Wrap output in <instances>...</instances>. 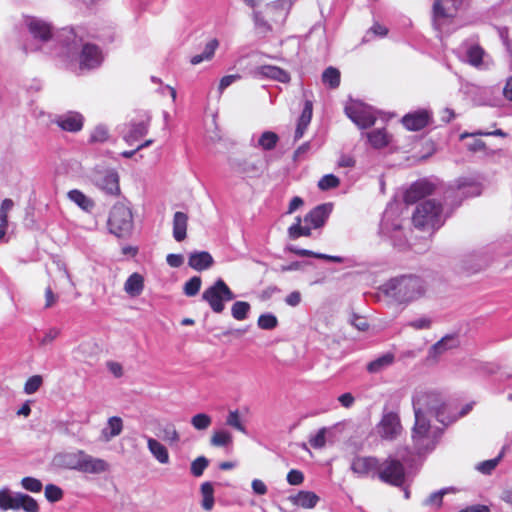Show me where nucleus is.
<instances>
[{"label": "nucleus", "instance_id": "1", "mask_svg": "<svg viewBox=\"0 0 512 512\" xmlns=\"http://www.w3.org/2000/svg\"><path fill=\"white\" fill-rule=\"evenodd\" d=\"M57 37L64 43L63 51L57 53L59 57L78 60L82 70H92L102 64L104 54L101 48L96 44L84 42L74 29L65 28Z\"/></svg>", "mask_w": 512, "mask_h": 512}, {"label": "nucleus", "instance_id": "2", "mask_svg": "<svg viewBox=\"0 0 512 512\" xmlns=\"http://www.w3.org/2000/svg\"><path fill=\"white\" fill-rule=\"evenodd\" d=\"M25 25L32 37L23 45V50L26 53L45 51L58 56L57 53L63 51L64 43L58 39V35L65 29H61L57 33H53L50 23L36 18L28 17L25 20Z\"/></svg>", "mask_w": 512, "mask_h": 512}, {"label": "nucleus", "instance_id": "3", "mask_svg": "<svg viewBox=\"0 0 512 512\" xmlns=\"http://www.w3.org/2000/svg\"><path fill=\"white\" fill-rule=\"evenodd\" d=\"M427 282L416 275H404L393 278L383 285V291L399 303H409L423 297L427 291Z\"/></svg>", "mask_w": 512, "mask_h": 512}, {"label": "nucleus", "instance_id": "4", "mask_svg": "<svg viewBox=\"0 0 512 512\" xmlns=\"http://www.w3.org/2000/svg\"><path fill=\"white\" fill-rule=\"evenodd\" d=\"M413 410L415 418H428L433 416L440 423L445 422L446 404L441 394L433 391H419L413 396Z\"/></svg>", "mask_w": 512, "mask_h": 512}, {"label": "nucleus", "instance_id": "5", "mask_svg": "<svg viewBox=\"0 0 512 512\" xmlns=\"http://www.w3.org/2000/svg\"><path fill=\"white\" fill-rule=\"evenodd\" d=\"M440 435V429L438 427H432L428 418H415L414 427L412 429V441L417 454L432 451Z\"/></svg>", "mask_w": 512, "mask_h": 512}, {"label": "nucleus", "instance_id": "6", "mask_svg": "<svg viewBox=\"0 0 512 512\" xmlns=\"http://www.w3.org/2000/svg\"><path fill=\"white\" fill-rule=\"evenodd\" d=\"M412 221L415 227L438 229L443 225L442 206L434 199H428L417 205Z\"/></svg>", "mask_w": 512, "mask_h": 512}, {"label": "nucleus", "instance_id": "7", "mask_svg": "<svg viewBox=\"0 0 512 512\" xmlns=\"http://www.w3.org/2000/svg\"><path fill=\"white\" fill-rule=\"evenodd\" d=\"M108 230L118 238L130 235L133 228V216L131 209L123 203H116L108 218Z\"/></svg>", "mask_w": 512, "mask_h": 512}, {"label": "nucleus", "instance_id": "8", "mask_svg": "<svg viewBox=\"0 0 512 512\" xmlns=\"http://www.w3.org/2000/svg\"><path fill=\"white\" fill-rule=\"evenodd\" d=\"M403 462L404 457L389 456L380 462L378 479L383 483L395 487H403L406 482V471Z\"/></svg>", "mask_w": 512, "mask_h": 512}, {"label": "nucleus", "instance_id": "9", "mask_svg": "<svg viewBox=\"0 0 512 512\" xmlns=\"http://www.w3.org/2000/svg\"><path fill=\"white\" fill-rule=\"evenodd\" d=\"M481 192L480 183L472 178H460L456 185L449 186L446 189L444 199L447 205L459 206L463 199L478 196Z\"/></svg>", "mask_w": 512, "mask_h": 512}, {"label": "nucleus", "instance_id": "10", "mask_svg": "<svg viewBox=\"0 0 512 512\" xmlns=\"http://www.w3.org/2000/svg\"><path fill=\"white\" fill-rule=\"evenodd\" d=\"M235 298L236 295L221 278L217 279L202 294V299L209 304L214 313H222L225 309V302Z\"/></svg>", "mask_w": 512, "mask_h": 512}, {"label": "nucleus", "instance_id": "11", "mask_svg": "<svg viewBox=\"0 0 512 512\" xmlns=\"http://www.w3.org/2000/svg\"><path fill=\"white\" fill-rule=\"evenodd\" d=\"M345 114L360 129H366L375 124L376 115L372 107L356 100L345 106Z\"/></svg>", "mask_w": 512, "mask_h": 512}, {"label": "nucleus", "instance_id": "12", "mask_svg": "<svg viewBox=\"0 0 512 512\" xmlns=\"http://www.w3.org/2000/svg\"><path fill=\"white\" fill-rule=\"evenodd\" d=\"M462 0H435L433 3V25L442 31L457 14Z\"/></svg>", "mask_w": 512, "mask_h": 512}, {"label": "nucleus", "instance_id": "13", "mask_svg": "<svg viewBox=\"0 0 512 512\" xmlns=\"http://www.w3.org/2000/svg\"><path fill=\"white\" fill-rule=\"evenodd\" d=\"M458 53L463 61L475 68L486 69L489 66V57L477 42L472 40L464 41L459 46Z\"/></svg>", "mask_w": 512, "mask_h": 512}, {"label": "nucleus", "instance_id": "14", "mask_svg": "<svg viewBox=\"0 0 512 512\" xmlns=\"http://www.w3.org/2000/svg\"><path fill=\"white\" fill-rule=\"evenodd\" d=\"M380 460L374 456H357L351 462V470L358 476H368L378 478Z\"/></svg>", "mask_w": 512, "mask_h": 512}, {"label": "nucleus", "instance_id": "15", "mask_svg": "<svg viewBox=\"0 0 512 512\" xmlns=\"http://www.w3.org/2000/svg\"><path fill=\"white\" fill-rule=\"evenodd\" d=\"M379 434L382 438L393 440L402 431L400 418L395 412L385 413L379 423Z\"/></svg>", "mask_w": 512, "mask_h": 512}, {"label": "nucleus", "instance_id": "16", "mask_svg": "<svg viewBox=\"0 0 512 512\" xmlns=\"http://www.w3.org/2000/svg\"><path fill=\"white\" fill-rule=\"evenodd\" d=\"M53 122L64 131L77 133L83 128L84 117L79 112L69 111L62 115H57Z\"/></svg>", "mask_w": 512, "mask_h": 512}, {"label": "nucleus", "instance_id": "17", "mask_svg": "<svg viewBox=\"0 0 512 512\" xmlns=\"http://www.w3.org/2000/svg\"><path fill=\"white\" fill-rule=\"evenodd\" d=\"M94 183L98 188L110 195H118L120 193L119 176L114 170H106L94 176Z\"/></svg>", "mask_w": 512, "mask_h": 512}, {"label": "nucleus", "instance_id": "18", "mask_svg": "<svg viewBox=\"0 0 512 512\" xmlns=\"http://www.w3.org/2000/svg\"><path fill=\"white\" fill-rule=\"evenodd\" d=\"M460 344L459 338L455 334H449L444 336L434 345H432L428 351L427 361L437 362L439 357L446 351L457 348Z\"/></svg>", "mask_w": 512, "mask_h": 512}, {"label": "nucleus", "instance_id": "19", "mask_svg": "<svg viewBox=\"0 0 512 512\" xmlns=\"http://www.w3.org/2000/svg\"><path fill=\"white\" fill-rule=\"evenodd\" d=\"M431 121V114L428 110H417L406 114L402 118V124L410 131H418L425 128Z\"/></svg>", "mask_w": 512, "mask_h": 512}, {"label": "nucleus", "instance_id": "20", "mask_svg": "<svg viewBox=\"0 0 512 512\" xmlns=\"http://www.w3.org/2000/svg\"><path fill=\"white\" fill-rule=\"evenodd\" d=\"M233 168L242 174H245L249 177H256L263 173L265 169L264 161L258 157L255 159H244L234 162Z\"/></svg>", "mask_w": 512, "mask_h": 512}, {"label": "nucleus", "instance_id": "21", "mask_svg": "<svg viewBox=\"0 0 512 512\" xmlns=\"http://www.w3.org/2000/svg\"><path fill=\"white\" fill-rule=\"evenodd\" d=\"M434 189L433 184L428 181L421 180L411 185V187L405 192L404 200L408 204L417 202L419 199L432 194Z\"/></svg>", "mask_w": 512, "mask_h": 512}, {"label": "nucleus", "instance_id": "22", "mask_svg": "<svg viewBox=\"0 0 512 512\" xmlns=\"http://www.w3.org/2000/svg\"><path fill=\"white\" fill-rule=\"evenodd\" d=\"M331 211V204L318 205L304 217V223L310 224L314 229L320 228L325 224Z\"/></svg>", "mask_w": 512, "mask_h": 512}, {"label": "nucleus", "instance_id": "23", "mask_svg": "<svg viewBox=\"0 0 512 512\" xmlns=\"http://www.w3.org/2000/svg\"><path fill=\"white\" fill-rule=\"evenodd\" d=\"M253 74L256 78L259 79L269 78L281 83H287L290 81V75L287 71L272 65H263L257 67L253 71Z\"/></svg>", "mask_w": 512, "mask_h": 512}, {"label": "nucleus", "instance_id": "24", "mask_svg": "<svg viewBox=\"0 0 512 512\" xmlns=\"http://www.w3.org/2000/svg\"><path fill=\"white\" fill-rule=\"evenodd\" d=\"M81 457L82 459L79 467L80 472L100 474L109 469V464L103 459L92 457L85 452Z\"/></svg>", "mask_w": 512, "mask_h": 512}, {"label": "nucleus", "instance_id": "25", "mask_svg": "<svg viewBox=\"0 0 512 512\" xmlns=\"http://www.w3.org/2000/svg\"><path fill=\"white\" fill-rule=\"evenodd\" d=\"M149 121L150 119L148 117L146 120L139 122H130L127 125L128 130L123 134L125 142L132 145L134 142L144 137L148 133Z\"/></svg>", "mask_w": 512, "mask_h": 512}, {"label": "nucleus", "instance_id": "26", "mask_svg": "<svg viewBox=\"0 0 512 512\" xmlns=\"http://www.w3.org/2000/svg\"><path fill=\"white\" fill-rule=\"evenodd\" d=\"M123 428V420L120 417H109L106 426L101 430L100 440L105 443L110 442L113 438L122 433Z\"/></svg>", "mask_w": 512, "mask_h": 512}, {"label": "nucleus", "instance_id": "27", "mask_svg": "<svg viewBox=\"0 0 512 512\" xmlns=\"http://www.w3.org/2000/svg\"><path fill=\"white\" fill-rule=\"evenodd\" d=\"M214 263L213 257L206 251H196L189 255L188 265L196 271L210 268Z\"/></svg>", "mask_w": 512, "mask_h": 512}, {"label": "nucleus", "instance_id": "28", "mask_svg": "<svg viewBox=\"0 0 512 512\" xmlns=\"http://www.w3.org/2000/svg\"><path fill=\"white\" fill-rule=\"evenodd\" d=\"M289 500L294 505L305 509H311L317 505L319 497L312 491H299L296 495H291Z\"/></svg>", "mask_w": 512, "mask_h": 512}, {"label": "nucleus", "instance_id": "29", "mask_svg": "<svg viewBox=\"0 0 512 512\" xmlns=\"http://www.w3.org/2000/svg\"><path fill=\"white\" fill-rule=\"evenodd\" d=\"M394 361L395 355L391 352H387L369 362L366 366V369L371 374H377L390 367Z\"/></svg>", "mask_w": 512, "mask_h": 512}, {"label": "nucleus", "instance_id": "30", "mask_svg": "<svg viewBox=\"0 0 512 512\" xmlns=\"http://www.w3.org/2000/svg\"><path fill=\"white\" fill-rule=\"evenodd\" d=\"M187 214L177 211L173 217V237L177 242H181L187 235Z\"/></svg>", "mask_w": 512, "mask_h": 512}, {"label": "nucleus", "instance_id": "31", "mask_svg": "<svg viewBox=\"0 0 512 512\" xmlns=\"http://www.w3.org/2000/svg\"><path fill=\"white\" fill-rule=\"evenodd\" d=\"M144 290V277L135 272L124 283V291L131 297L139 296Z\"/></svg>", "mask_w": 512, "mask_h": 512}, {"label": "nucleus", "instance_id": "32", "mask_svg": "<svg viewBox=\"0 0 512 512\" xmlns=\"http://www.w3.org/2000/svg\"><path fill=\"white\" fill-rule=\"evenodd\" d=\"M83 453H84V451H82V450H79L77 452H72V453H64V454L58 455L56 457V460L58 461V463L61 466L65 467V468L79 471V467H80V463H81V459H82L81 456H83Z\"/></svg>", "mask_w": 512, "mask_h": 512}, {"label": "nucleus", "instance_id": "33", "mask_svg": "<svg viewBox=\"0 0 512 512\" xmlns=\"http://www.w3.org/2000/svg\"><path fill=\"white\" fill-rule=\"evenodd\" d=\"M147 446L151 454L161 463L169 462V453L167 448L154 438H148Z\"/></svg>", "mask_w": 512, "mask_h": 512}, {"label": "nucleus", "instance_id": "34", "mask_svg": "<svg viewBox=\"0 0 512 512\" xmlns=\"http://www.w3.org/2000/svg\"><path fill=\"white\" fill-rule=\"evenodd\" d=\"M213 447L230 448L233 444V436L226 429L215 430L210 438Z\"/></svg>", "mask_w": 512, "mask_h": 512}, {"label": "nucleus", "instance_id": "35", "mask_svg": "<svg viewBox=\"0 0 512 512\" xmlns=\"http://www.w3.org/2000/svg\"><path fill=\"white\" fill-rule=\"evenodd\" d=\"M68 198L86 212H90L94 208V202L83 192L77 189L68 192Z\"/></svg>", "mask_w": 512, "mask_h": 512}, {"label": "nucleus", "instance_id": "36", "mask_svg": "<svg viewBox=\"0 0 512 512\" xmlns=\"http://www.w3.org/2000/svg\"><path fill=\"white\" fill-rule=\"evenodd\" d=\"M219 46V42L217 39H211L204 48V51L201 54L195 55L190 59V63L192 65H198L205 60H210L214 56L216 49Z\"/></svg>", "mask_w": 512, "mask_h": 512}, {"label": "nucleus", "instance_id": "37", "mask_svg": "<svg viewBox=\"0 0 512 512\" xmlns=\"http://www.w3.org/2000/svg\"><path fill=\"white\" fill-rule=\"evenodd\" d=\"M369 143L376 149L383 148L389 144V136L384 129H376L367 133Z\"/></svg>", "mask_w": 512, "mask_h": 512}, {"label": "nucleus", "instance_id": "38", "mask_svg": "<svg viewBox=\"0 0 512 512\" xmlns=\"http://www.w3.org/2000/svg\"><path fill=\"white\" fill-rule=\"evenodd\" d=\"M322 81L331 89H335L340 84V71L332 66L326 68L322 73Z\"/></svg>", "mask_w": 512, "mask_h": 512}, {"label": "nucleus", "instance_id": "39", "mask_svg": "<svg viewBox=\"0 0 512 512\" xmlns=\"http://www.w3.org/2000/svg\"><path fill=\"white\" fill-rule=\"evenodd\" d=\"M251 306L246 301H236L231 307L232 317L238 321L245 320L248 317Z\"/></svg>", "mask_w": 512, "mask_h": 512}, {"label": "nucleus", "instance_id": "40", "mask_svg": "<svg viewBox=\"0 0 512 512\" xmlns=\"http://www.w3.org/2000/svg\"><path fill=\"white\" fill-rule=\"evenodd\" d=\"M160 437L169 444H176L180 440L179 433L172 423H168L160 428Z\"/></svg>", "mask_w": 512, "mask_h": 512}, {"label": "nucleus", "instance_id": "41", "mask_svg": "<svg viewBox=\"0 0 512 512\" xmlns=\"http://www.w3.org/2000/svg\"><path fill=\"white\" fill-rule=\"evenodd\" d=\"M226 425L243 434H247V429L243 424V421L240 417V413L238 410L229 411L226 417Z\"/></svg>", "mask_w": 512, "mask_h": 512}, {"label": "nucleus", "instance_id": "42", "mask_svg": "<svg viewBox=\"0 0 512 512\" xmlns=\"http://www.w3.org/2000/svg\"><path fill=\"white\" fill-rule=\"evenodd\" d=\"M253 21L257 34L266 36L272 31L271 25L264 19L260 12L255 11L253 13Z\"/></svg>", "mask_w": 512, "mask_h": 512}, {"label": "nucleus", "instance_id": "43", "mask_svg": "<svg viewBox=\"0 0 512 512\" xmlns=\"http://www.w3.org/2000/svg\"><path fill=\"white\" fill-rule=\"evenodd\" d=\"M277 142V134L271 131H266L260 136L258 140V145L262 147L264 150H271L276 146Z\"/></svg>", "mask_w": 512, "mask_h": 512}, {"label": "nucleus", "instance_id": "44", "mask_svg": "<svg viewBox=\"0 0 512 512\" xmlns=\"http://www.w3.org/2000/svg\"><path fill=\"white\" fill-rule=\"evenodd\" d=\"M450 491V488H443L438 491H435L429 495V497L424 501V505L440 508L443 502V497Z\"/></svg>", "mask_w": 512, "mask_h": 512}, {"label": "nucleus", "instance_id": "45", "mask_svg": "<svg viewBox=\"0 0 512 512\" xmlns=\"http://www.w3.org/2000/svg\"><path fill=\"white\" fill-rule=\"evenodd\" d=\"M212 418L205 413H198L191 418V425L196 430H206L210 427Z\"/></svg>", "mask_w": 512, "mask_h": 512}, {"label": "nucleus", "instance_id": "46", "mask_svg": "<svg viewBox=\"0 0 512 512\" xmlns=\"http://www.w3.org/2000/svg\"><path fill=\"white\" fill-rule=\"evenodd\" d=\"M109 131L105 125H97L90 134L91 143H103L108 141Z\"/></svg>", "mask_w": 512, "mask_h": 512}, {"label": "nucleus", "instance_id": "47", "mask_svg": "<svg viewBox=\"0 0 512 512\" xmlns=\"http://www.w3.org/2000/svg\"><path fill=\"white\" fill-rule=\"evenodd\" d=\"M340 185V179L334 174H326L318 181V188L322 191L337 188Z\"/></svg>", "mask_w": 512, "mask_h": 512}, {"label": "nucleus", "instance_id": "48", "mask_svg": "<svg viewBox=\"0 0 512 512\" xmlns=\"http://www.w3.org/2000/svg\"><path fill=\"white\" fill-rule=\"evenodd\" d=\"M201 278L199 276H193L184 285L183 291L186 296L192 297L198 294L201 288Z\"/></svg>", "mask_w": 512, "mask_h": 512}, {"label": "nucleus", "instance_id": "49", "mask_svg": "<svg viewBox=\"0 0 512 512\" xmlns=\"http://www.w3.org/2000/svg\"><path fill=\"white\" fill-rule=\"evenodd\" d=\"M257 323L263 330H272L278 325V320L275 315L266 313L259 316Z\"/></svg>", "mask_w": 512, "mask_h": 512}, {"label": "nucleus", "instance_id": "50", "mask_svg": "<svg viewBox=\"0 0 512 512\" xmlns=\"http://www.w3.org/2000/svg\"><path fill=\"white\" fill-rule=\"evenodd\" d=\"M209 461L206 457L200 456L191 463V473L195 477H200L207 468Z\"/></svg>", "mask_w": 512, "mask_h": 512}, {"label": "nucleus", "instance_id": "51", "mask_svg": "<svg viewBox=\"0 0 512 512\" xmlns=\"http://www.w3.org/2000/svg\"><path fill=\"white\" fill-rule=\"evenodd\" d=\"M326 433L325 427L318 430V432L309 438L310 445L315 449H321L326 444Z\"/></svg>", "mask_w": 512, "mask_h": 512}, {"label": "nucleus", "instance_id": "52", "mask_svg": "<svg viewBox=\"0 0 512 512\" xmlns=\"http://www.w3.org/2000/svg\"><path fill=\"white\" fill-rule=\"evenodd\" d=\"M22 487L30 492L38 493L42 490V482L36 478L33 477H24L21 480Z\"/></svg>", "mask_w": 512, "mask_h": 512}, {"label": "nucleus", "instance_id": "53", "mask_svg": "<svg viewBox=\"0 0 512 512\" xmlns=\"http://www.w3.org/2000/svg\"><path fill=\"white\" fill-rule=\"evenodd\" d=\"M43 379L40 375L31 376L25 383L24 392L28 395L34 394L42 385Z\"/></svg>", "mask_w": 512, "mask_h": 512}, {"label": "nucleus", "instance_id": "54", "mask_svg": "<svg viewBox=\"0 0 512 512\" xmlns=\"http://www.w3.org/2000/svg\"><path fill=\"white\" fill-rule=\"evenodd\" d=\"M45 497L50 502H57L63 497V491L54 484H48L45 487Z\"/></svg>", "mask_w": 512, "mask_h": 512}, {"label": "nucleus", "instance_id": "55", "mask_svg": "<svg viewBox=\"0 0 512 512\" xmlns=\"http://www.w3.org/2000/svg\"><path fill=\"white\" fill-rule=\"evenodd\" d=\"M313 113V105L310 100H306L304 103V107L302 109L301 115L298 119V122L301 123L302 126H308L312 119Z\"/></svg>", "mask_w": 512, "mask_h": 512}, {"label": "nucleus", "instance_id": "56", "mask_svg": "<svg viewBox=\"0 0 512 512\" xmlns=\"http://www.w3.org/2000/svg\"><path fill=\"white\" fill-rule=\"evenodd\" d=\"M313 113V105L310 100H306L304 103V107L302 109L301 115L298 119V122L301 123L302 126H308L312 119Z\"/></svg>", "mask_w": 512, "mask_h": 512}, {"label": "nucleus", "instance_id": "57", "mask_svg": "<svg viewBox=\"0 0 512 512\" xmlns=\"http://www.w3.org/2000/svg\"><path fill=\"white\" fill-rule=\"evenodd\" d=\"M500 458H501V455H499L496 458L483 461V462L479 463L476 466V468L478 471H480L483 474H490L498 465Z\"/></svg>", "mask_w": 512, "mask_h": 512}, {"label": "nucleus", "instance_id": "58", "mask_svg": "<svg viewBox=\"0 0 512 512\" xmlns=\"http://www.w3.org/2000/svg\"><path fill=\"white\" fill-rule=\"evenodd\" d=\"M22 500V507L26 512H39V505L37 501L27 494H23L20 498Z\"/></svg>", "mask_w": 512, "mask_h": 512}, {"label": "nucleus", "instance_id": "59", "mask_svg": "<svg viewBox=\"0 0 512 512\" xmlns=\"http://www.w3.org/2000/svg\"><path fill=\"white\" fill-rule=\"evenodd\" d=\"M387 33H388V29L385 26H382V25L376 23L366 33V35L364 37V41L371 40L372 36L383 37V36L387 35Z\"/></svg>", "mask_w": 512, "mask_h": 512}, {"label": "nucleus", "instance_id": "60", "mask_svg": "<svg viewBox=\"0 0 512 512\" xmlns=\"http://www.w3.org/2000/svg\"><path fill=\"white\" fill-rule=\"evenodd\" d=\"M13 495L8 489L0 490V509L8 510L11 509L10 506L13 502Z\"/></svg>", "mask_w": 512, "mask_h": 512}, {"label": "nucleus", "instance_id": "61", "mask_svg": "<svg viewBox=\"0 0 512 512\" xmlns=\"http://www.w3.org/2000/svg\"><path fill=\"white\" fill-rule=\"evenodd\" d=\"M432 320L428 317H421L415 320H412L408 323V326L416 329V330H423V329H429L431 327Z\"/></svg>", "mask_w": 512, "mask_h": 512}, {"label": "nucleus", "instance_id": "62", "mask_svg": "<svg viewBox=\"0 0 512 512\" xmlns=\"http://www.w3.org/2000/svg\"><path fill=\"white\" fill-rule=\"evenodd\" d=\"M303 225L301 224V218H296V223L291 225L288 229L289 238L295 240L302 237Z\"/></svg>", "mask_w": 512, "mask_h": 512}, {"label": "nucleus", "instance_id": "63", "mask_svg": "<svg viewBox=\"0 0 512 512\" xmlns=\"http://www.w3.org/2000/svg\"><path fill=\"white\" fill-rule=\"evenodd\" d=\"M304 480V475L301 471L292 469L287 474V481L290 485H300Z\"/></svg>", "mask_w": 512, "mask_h": 512}, {"label": "nucleus", "instance_id": "64", "mask_svg": "<svg viewBox=\"0 0 512 512\" xmlns=\"http://www.w3.org/2000/svg\"><path fill=\"white\" fill-rule=\"evenodd\" d=\"M59 333L57 328H50L39 340L40 345L45 346L52 343L58 337Z\"/></svg>", "mask_w": 512, "mask_h": 512}]
</instances>
